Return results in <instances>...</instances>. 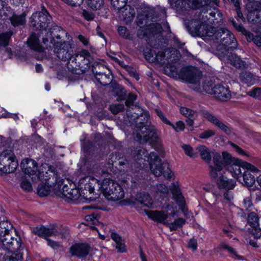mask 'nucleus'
Here are the masks:
<instances>
[{"label": "nucleus", "instance_id": "obj_1", "mask_svg": "<svg viewBox=\"0 0 261 261\" xmlns=\"http://www.w3.org/2000/svg\"><path fill=\"white\" fill-rule=\"evenodd\" d=\"M67 33L60 27L55 25L50 28L49 32L45 31L44 36V35H42L41 38L42 40L43 44H40L38 36L35 33L31 34L28 38L27 42L32 49L42 52L44 49H48V44H54V42H56L55 38L60 40L61 39V36Z\"/></svg>", "mask_w": 261, "mask_h": 261}, {"label": "nucleus", "instance_id": "obj_2", "mask_svg": "<svg viewBox=\"0 0 261 261\" xmlns=\"http://www.w3.org/2000/svg\"><path fill=\"white\" fill-rule=\"evenodd\" d=\"M135 158L137 160L147 158L149 161L151 171L155 176L163 175L165 178H171L172 171L169 168V164L167 162L162 163L161 159L156 152H151L148 154L146 149L141 148L138 149Z\"/></svg>", "mask_w": 261, "mask_h": 261}, {"label": "nucleus", "instance_id": "obj_3", "mask_svg": "<svg viewBox=\"0 0 261 261\" xmlns=\"http://www.w3.org/2000/svg\"><path fill=\"white\" fill-rule=\"evenodd\" d=\"M13 226L8 221L0 222V241L3 249L9 252L19 250L21 247L20 239L18 240L12 237Z\"/></svg>", "mask_w": 261, "mask_h": 261}, {"label": "nucleus", "instance_id": "obj_4", "mask_svg": "<svg viewBox=\"0 0 261 261\" xmlns=\"http://www.w3.org/2000/svg\"><path fill=\"white\" fill-rule=\"evenodd\" d=\"M90 53L86 49H82L72 56L67 63L69 71L73 74H81L88 71L90 68Z\"/></svg>", "mask_w": 261, "mask_h": 261}, {"label": "nucleus", "instance_id": "obj_5", "mask_svg": "<svg viewBox=\"0 0 261 261\" xmlns=\"http://www.w3.org/2000/svg\"><path fill=\"white\" fill-rule=\"evenodd\" d=\"M90 177H85L80 181V189L75 188H69L67 186H64L62 188L63 195L71 200H76L80 196H83L85 199H89L90 201L93 200L95 198L91 197H88V192L89 194L93 193L94 188L92 186V184L89 181Z\"/></svg>", "mask_w": 261, "mask_h": 261}, {"label": "nucleus", "instance_id": "obj_6", "mask_svg": "<svg viewBox=\"0 0 261 261\" xmlns=\"http://www.w3.org/2000/svg\"><path fill=\"white\" fill-rule=\"evenodd\" d=\"M136 126L134 135L135 139L141 143L148 141L154 142L157 141L159 136L157 130L153 125H148L147 121H140L138 118L136 120Z\"/></svg>", "mask_w": 261, "mask_h": 261}, {"label": "nucleus", "instance_id": "obj_7", "mask_svg": "<svg viewBox=\"0 0 261 261\" xmlns=\"http://www.w3.org/2000/svg\"><path fill=\"white\" fill-rule=\"evenodd\" d=\"M99 188L104 196L108 200L117 201L124 196V191L121 186L116 181L110 178H105Z\"/></svg>", "mask_w": 261, "mask_h": 261}, {"label": "nucleus", "instance_id": "obj_8", "mask_svg": "<svg viewBox=\"0 0 261 261\" xmlns=\"http://www.w3.org/2000/svg\"><path fill=\"white\" fill-rule=\"evenodd\" d=\"M52 17L49 14L46 9L41 12L33 13L30 18L29 24L34 30H39L40 33L36 34L38 36V39L41 38L42 35H44L46 29L48 26L51 20Z\"/></svg>", "mask_w": 261, "mask_h": 261}, {"label": "nucleus", "instance_id": "obj_9", "mask_svg": "<svg viewBox=\"0 0 261 261\" xmlns=\"http://www.w3.org/2000/svg\"><path fill=\"white\" fill-rule=\"evenodd\" d=\"M179 77L195 86L193 89L197 92H201L200 81L202 77L201 72L196 67H188L182 68L179 73Z\"/></svg>", "mask_w": 261, "mask_h": 261}, {"label": "nucleus", "instance_id": "obj_10", "mask_svg": "<svg viewBox=\"0 0 261 261\" xmlns=\"http://www.w3.org/2000/svg\"><path fill=\"white\" fill-rule=\"evenodd\" d=\"M18 166L16 156L11 150H6L0 154V171L4 173L14 172Z\"/></svg>", "mask_w": 261, "mask_h": 261}, {"label": "nucleus", "instance_id": "obj_11", "mask_svg": "<svg viewBox=\"0 0 261 261\" xmlns=\"http://www.w3.org/2000/svg\"><path fill=\"white\" fill-rule=\"evenodd\" d=\"M215 38L218 42L224 45L227 49H234L237 48L238 43L233 34L225 28H220L216 31L214 34Z\"/></svg>", "mask_w": 261, "mask_h": 261}, {"label": "nucleus", "instance_id": "obj_12", "mask_svg": "<svg viewBox=\"0 0 261 261\" xmlns=\"http://www.w3.org/2000/svg\"><path fill=\"white\" fill-rule=\"evenodd\" d=\"M54 52L61 60L69 61L73 56L71 44L68 41H57L54 42Z\"/></svg>", "mask_w": 261, "mask_h": 261}, {"label": "nucleus", "instance_id": "obj_13", "mask_svg": "<svg viewBox=\"0 0 261 261\" xmlns=\"http://www.w3.org/2000/svg\"><path fill=\"white\" fill-rule=\"evenodd\" d=\"M179 58V53L174 49H167L165 51H159L155 54V62L161 65L176 62Z\"/></svg>", "mask_w": 261, "mask_h": 261}, {"label": "nucleus", "instance_id": "obj_14", "mask_svg": "<svg viewBox=\"0 0 261 261\" xmlns=\"http://www.w3.org/2000/svg\"><path fill=\"white\" fill-rule=\"evenodd\" d=\"M191 28H193L195 34L201 36H212L214 35L216 28L211 25L201 22L199 21H194L191 23Z\"/></svg>", "mask_w": 261, "mask_h": 261}, {"label": "nucleus", "instance_id": "obj_15", "mask_svg": "<svg viewBox=\"0 0 261 261\" xmlns=\"http://www.w3.org/2000/svg\"><path fill=\"white\" fill-rule=\"evenodd\" d=\"M36 176V181L38 180L41 181L43 183L47 184L52 186L56 184L58 182V176L54 170H53L51 167H49L47 171L41 172H39Z\"/></svg>", "mask_w": 261, "mask_h": 261}, {"label": "nucleus", "instance_id": "obj_16", "mask_svg": "<svg viewBox=\"0 0 261 261\" xmlns=\"http://www.w3.org/2000/svg\"><path fill=\"white\" fill-rule=\"evenodd\" d=\"M22 171L26 174L34 176L32 177V181L36 182V174L38 172V165L36 161L32 159H26L21 163Z\"/></svg>", "mask_w": 261, "mask_h": 261}, {"label": "nucleus", "instance_id": "obj_17", "mask_svg": "<svg viewBox=\"0 0 261 261\" xmlns=\"http://www.w3.org/2000/svg\"><path fill=\"white\" fill-rule=\"evenodd\" d=\"M199 113L207 121L218 126L225 133L227 134L231 133V129L210 112L202 109L200 110Z\"/></svg>", "mask_w": 261, "mask_h": 261}, {"label": "nucleus", "instance_id": "obj_18", "mask_svg": "<svg viewBox=\"0 0 261 261\" xmlns=\"http://www.w3.org/2000/svg\"><path fill=\"white\" fill-rule=\"evenodd\" d=\"M161 25L158 23H152L149 27L140 28L137 32V36L140 39L148 38L154 34L161 32Z\"/></svg>", "mask_w": 261, "mask_h": 261}, {"label": "nucleus", "instance_id": "obj_19", "mask_svg": "<svg viewBox=\"0 0 261 261\" xmlns=\"http://www.w3.org/2000/svg\"><path fill=\"white\" fill-rule=\"evenodd\" d=\"M32 231L35 234L41 237H46L55 236H59L61 238L63 237V234H61L57 228L55 227H46L44 226H40L39 227H36L33 228Z\"/></svg>", "mask_w": 261, "mask_h": 261}, {"label": "nucleus", "instance_id": "obj_20", "mask_svg": "<svg viewBox=\"0 0 261 261\" xmlns=\"http://www.w3.org/2000/svg\"><path fill=\"white\" fill-rule=\"evenodd\" d=\"M214 90V96L221 101H228L231 97V93L229 88L222 85L218 84L215 85Z\"/></svg>", "mask_w": 261, "mask_h": 261}, {"label": "nucleus", "instance_id": "obj_21", "mask_svg": "<svg viewBox=\"0 0 261 261\" xmlns=\"http://www.w3.org/2000/svg\"><path fill=\"white\" fill-rule=\"evenodd\" d=\"M147 216L151 220L167 225L168 224V213L163 211H146Z\"/></svg>", "mask_w": 261, "mask_h": 261}, {"label": "nucleus", "instance_id": "obj_22", "mask_svg": "<svg viewBox=\"0 0 261 261\" xmlns=\"http://www.w3.org/2000/svg\"><path fill=\"white\" fill-rule=\"evenodd\" d=\"M119 17L126 23H128L134 19L135 16V9L130 5H126L118 10Z\"/></svg>", "mask_w": 261, "mask_h": 261}, {"label": "nucleus", "instance_id": "obj_23", "mask_svg": "<svg viewBox=\"0 0 261 261\" xmlns=\"http://www.w3.org/2000/svg\"><path fill=\"white\" fill-rule=\"evenodd\" d=\"M90 247L86 244H75L72 245L70 249V252L72 255H75L79 257H84L88 254Z\"/></svg>", "mask_w": 261, "mask_h": 261}, {"label": "nucleus", "instance_id": "obj_24", "mask_svg": "<svg viewBox=\"0 0 261 261\" xmlns=\"http://www.w3.org/2000/svg\"><path fill=\"white\" fill-rule=\"evenodd\" d=\"M170 190L173 198L175 200L180 208L183 210L185 205V201L178 186L175 184H173Z\"/></svg>", "mask_w": 261, "mask_h": 261}, {"label": "nucleus", "instance_id": "obj_25", "mask_svg": "<svg viewBox=\"0 0 261 261\" xmlns=\"http://www.w3.org/2000/svg\"><path fill=\"white\" fill-rule=\"evenodd\" d=\"M243 167V166L242 167L241 166V161L238 160L234 163L228 166L227 167V169L231 173L234 178H237L238 181L241 182L240 178L242 177Z\"/></svg>", "mask_w": 261, "mask_h": 261}, {"label": "nucleus", "instance_id": "obj_26", "mask_svg": "<svg viewBox=\"0 0 261 261\" xmlns=\"http://www.w3.org/2000/svg\"><path fill=\"white\" fill-rule=\"evenodd\" d=\"M217 184L220 189L225 190L233 189L236 185V182L234 180L227 179L223 175H221L218 177Z\"/></svg>", "mask_w": 261, "mask_h": 261}, {"label": "nucleus", "instance_id": "obj_27", "mask_svg": "<svg viewBox=\"0 0 261 261\" xmlns=\"http://www.w3.org/2000/svg\"><path fill=\"white\" fill-rule=\"evenodd\" d=\"M26 16L27 12L25 11L23 12L20 14L14 13L12 16L9 18V20L13 27H17L25 24Z\"/></svg>", "mask_w": 261, "mask_h": 261}, {"label": "nucleus", "instance_id": "obj_28", "mask_svg": "<svg viewBox=\"0 0 261 261\" xmlns=\"http://www.w3.org/2000/svg\"><path fill=\"white\" fill-rule=\"evenodd\" d=\"M95 70L96 68L93 69V71L95 79L100 84L103 86H107L111 83L112 79L110 72L106 74L105 73L98 72L95 71Z\"/></svg>", "mask_w": 261, "mask_h": 261}, {"label": "nucleus", "instance_id": "obj_29", "mask_svg": "<svg viewBox=\"0 0 261 261\" xmlns=\"http://www.w3.org/2000/svg\"><path fill=\"white\" fill-rule=\"evenodd\" d=\"M228 62L237 68H244L246 64L236 54H231L228 57Z\"/></svg>", "mask_w": 261, "mask_h": 261}, {"label": "nucleus", "instance_id": "obj_30", "mask_svg": "<svg viewBox=\"0 0 261 261\" xmlns=\"http://www.w3.org/2000/svg\"><path fill=\"white\" fill-rule=\"evenodd\" d=\"M196 150L198 151L201 159L206 162L209 163L211 161L212 152L210 149L206 146L201 145L196 148Z\"/></svg>", "mask_w": 261, "mask_h": 261}, {"label": "nucleus", "instance_id": "obj_31", "mask_svg": "<svg viewBox=\"0 0 261 261\" xmlns=\"http://www.w3.org/2000/svg\"><path fill=\"white\" fill-rule=\"evenodd\" d=\"M239 79L242 83L250 85H253L255 81L254 76L251 72L248 71L241 72Z\"/></svg>", "mask_w": 261, "mask_h": 261}, {"label": "nucleus", "instance_id": "obj_32", "mask_svg": "<svg viewBox=\"0 0 261 261\" xmlns=\"http://www.w3.org/2000/svg\"><path fill=\"white\" fill-rule=\"evenodd\" d=\"M137 200L145 206L150 207L152 205L153 201L149 194L140 193L137 196Z\"/></svg>", "mask_w": 261, "mask_h": 261}, {"label": "nucleus", "instance_id": "obj_33", "mask_svg": "<svg viewBox=\"0 0 261 261\" xmlns=\"http://www.w3.org/2000/svg\"><path fill=\"white\" fill-rule=\"evenodd\" d=\"M113 91L118 96L117 99L118 100L125 99L127 97V91L119 84H116L114 85Z\"/></svg>", "mask_w": 261, "mask_h": 261}, {"label": "nucleus", "instance_id": "obj_34", "mask_svg": "<svg viewBox=\"0 0 261 261\" xmlns=\"http://www.w3.org/2000/svg\"><path fill=\"white\" fill-rule=\"evenodd\" d=\"M242 177H243V182L242 181L241 182L246 187H251L255 182L254 176L249 171H244Z\"/></svg>", "mask_w": 261, "mask_h": 261}, {"label": "nucleus", "instance_id": "obj_35", "mask_svg": "<svg viewBox=\"0 0 261 261\" xmlns=\"http://www.w3.org/2000/svg\"><path fill=\"white\" fill-rule=\"evenodd\" d=\"M247 223L251 227L259 226V217L258 215L254 212H251L247 216Z\"/></svg>", "mask_w": 261, "mask_h": 261}, {"label": "nucleus", "instance_id": "obj_36", "mask_svg": "<svg viewBox=\"0 0 261 261\" xmlns=\"http://www.w3.org/2000/svg\"><path fill=\"white\" fill-rule=\"evenodd\" d=\"M189 5L193 9H199L208 5L212 0H188Z\"/></svg>", "mask_w": 261, "mask_h": 261}, {"label": "nucleus", "instance_id": "obj_37", "mask_svg": "<svg viewBox=\"0 0 261 261\" xmlns=\"http://www.w3.org/2000/svg\"><path fill=\"white\" fill-rule=\"evenodd\" d=\"M12 35V31H8L0 34V47H5L9 44V40Z\"/></svg>", "mask_w": 261, "mask_h": 261}, {"label": "nucleus", "instance_id": "obj_38", "mask_svg": "<svg viewBox=\"0 0 261 261\" xmlns=\"http://www.w3.org/2000/svg\"><path fill=\"white\" fill-rule=\"evenodd\" d=\"M186 221L181 218H179L174 220L173 222L170 223L168 220V224L167 225L169 227L171 231L175 230L178 227H182L185 224Z\"/></svg>", "mask_w": 261, "mask_h": 261}, {"label": "nucleus", "instance_id": "obj_39", "mask_svg": "<svg viewBox=\"0 0 261 261\" xmlns=\"http://www.w3.org/2000/svg\"><path fill=\"white\" fill-rule=\"evenodd\" d=\"M88 6L93 10L101 9L104 6V0H87Z\"/></svg>", "mask_w": 261, "mask_h": 261}, {"label": "nucleus", "instance_id": "obj_40", "mask_svg": "<svg viewBox=\"0 0 261 261\" xmlns=\"http://www.w3.org/2000/svg\"><path fill=\"white\" fill-rule=\"evenodd\" d=\"M18 250L14 252H11L12 254L11 255L3 256V261H21L22 259V253L21 252H17Z\"/></svg>", "mask_w": 261, "mask_h": 261}, {"label": "nucleus", "instance_id": "obj_41", "mask_svg": "<svg viewBox=\"0 0 261 261\" xmlns=\"http://www.w3.org/2000/svg\"><path fill=\"white\" fill-rule=\"evenodd\" d=\"M148 15L145 14H139L136 20V24L139 28L149 27L148 25Z\"/></svg>", "mask_w": 261, "mask_h": 261}, {"label": "nucleus", "instance_id": "obj_42", "mask_svg": "<svg viewBox=\"0 0 261 261\" xmlns=\"http://www.w3.org/2000/svg\"><path fill=\"white\" fill-rule=\"evenodd\" d=\"M215 85L212 80L204 81L202 85L203 90L208 94L213 95Z\"/></svg>", "mask_w": 261, "mask_h": 261}, {"label": "nucleus", "instance_id": "obj_43", "mask_svg": "<svg viewBox=\"0 0 261 261\" xmlns=\"http://www.w3.org/2000/svg\"><path fill=\"white\" fill-rule=\"evenodd\" d=\"M40 184L39 185L37 188L38 194L41 197L47 196L49 193V187L51 186L47 184Z\"/></svg>", "mask_w": 261, "mask_h": 261}, {"label": "nucleus", "instance_id": "obj_44", "mask_svg": "<svg viewBox=\"0 0 261 261\" xmlns=\"http://www.w3.org/2000/svg\"><path fill=\"white\" fill-rule=\"evenodd\" d=\"M222 155L223 158L222 161V163H223V166H226L227 167L228 166L234 163L236 160H238V159L232 158L230 154L227 152H223Z\"/></svg>", "mask_w": 261, "mask_h": 261}, {"label": "nucleus", "instance_id": "obj_45", "mask_svg": "<svg viewBox=\"0 0 261 261\" xmlns=\"http://www.w3.org/2000/svg\"><path fill=\"white\" fill-rule=\"evenodd\" d=\"M210 168V175L211 177L214 179H216L219 175L221 174L220 172L223 169L222 166L220 165L218 166H214V167L211 166Z\"/></svg>", "mask_w": 261, "mask_h": 261}, {"label": "nucleus", "instance_id": "obj_46", "mask_svg": "<svg viewBox=\"0 0 261 261\" xmlns=\"http://www.w3.org/2000/svg\"><path fill=\"white\" fill-rule=\"evenodd\" d=\"M99 216L95 213H92L87 215L85 217V219L87 222V225L96 224L98 222Z\"/></svg>", "mask_w": 261, "mask_h": 261}, {"label": "nucleus", "instance_id": "obj_47", "mask_svg": "<svg viewBox=\"0 0 261 261\" xmlns=\"http://www.w3.org/2000/svg\"><path fill=\"white\" fill-rule=\"evenodd\" d=\"M128 0H111L112 7L116 10H119L126 5Z\"/></svg>", "mask_w": 261, "mask_h": 261}, {"label": "nucleus", "instance_id": "obj_48", "mask_svg": "<svg viewBox=\"0 0 261 261\" xmlns=\"http://www.w3.org/2000/svg\"><path fill=\"white\" fill-rule=\"evenodd\" d=\"M180 113L187 118L189 117H194L197 116L196 112L186 107H182L180 109Z\"/></svg>", "mask_w": 261, "mask_h": 261}, {"label": "nucleus", "instance_id": "obj_49", "mask_svg": "<svg viewBox=\"0 0 261 261\" xmlns=\"http://www.w3.org/2000/svg\"><path fill=\"white\" fill-rule=\"evenodd\" d=\"M124 106L123 104H114L110 107L111 112L114 114H117L124 110Z\"/></svg>", "mask_w": 261, "mask_h": 261}, {"label": "nucleus", "instance_id": "obj_50", "mask_svg": "<svg viewBox=\"0 0 261 261\" xmlns=\"http://www.w3.org/2000/svg\"><path fill=\"white\" fill-rule=\"evenodd\" d=\"M118 31L119 35L125 39H130L129 31L125 27H119Z\"/></svg>", "mask_w": 261, "mask_h": 261}, {"label": "nucleus", "instance_id": "obj_51", "mask_svg": "<svg viewBox=\"0 0 261 261\" xmlns=\"http://www.w3.org/2000/svg\"><path fill=\"white\" fill-rule=\"evenodd\" d=\"M155 55V52L153 50H148L144 51V56L145 59L150 63H155V60L154 56Z\"/></svg>", "mask_w": 261, "mask_h": 261}, {"label": "nucleus", "instance_id": "obj_52", "mask_svg": "<svg viewBox=\"0 0 261 261\" xmlns=\"http://www.w3.org/2000/svg\"><path fill=\"white\" fill-rule=\"evenodd\" d=\"M137 95L132 93H127V97L126 98L125 105L128 107L133 106L134 101L137 99Z\"/></svg>", "mask_w": 261, "mask_h": 261}, {"label": "nucleus", "instance_id": "obj_53", "mask_svg": "<svg viewBox=\"0 0 261 261\" xmlns=\"http://www.w3.org/2000/svg\"><path fill=\"white\" fill-rule=\"evenodd\" d=\"M10 9V7L8 6V5L4 1L0 0V16L1 17L7 15L6 11H8Z\"/></svg>", "mask_w": 261, "mask_h": 261}, {"label": "nucleus", "instance_id": "obj_54", "mask_svg": "<svg viewBox=\"0 0 261 261\" xmlns=\"http://www.w3.org/2000/svg\"><path fill=\"white\" fill-rule=\"evenodd\" d=\"M259 17V14L256 13V12L255 11L249 12L247 15L248 20L249 22H253V23H256Z\"/></svg>", "mask_w": 261, "mask_h": 261}, {"label": "nucleus", "instance_id": "obj_55", "mask_svg": "<svg viewBox=\"0 0 261 261\" xmlns=\"http://www.w3.org/2000/svg\"><path fill=\"white\" fill-rule=\"evenodd\" d=\"M242 164V166H243L242 169L244 171H249L253 172H258L259 171L257 168L249 163L243 162Z\"/></svg>", "mask_w": 261, "mask_h": 261}, {"label": "nucleus", "instance_id": "obj_56", "mask_svg": "<svg viewBox=\"0 0 261 261\" xmlns=\"http://www.w3.org/2000/svg\"><path fill=\"white\" fill-rule=\"evenodd\" d=\"M213 162L214 166H218L219 165L223 167V163H222V158L220 154L218 152H213Z\"/></svg>", "mask_w": 261, "mask_h": 261}, {"label": "nucleus", "instance_id": "obj_57", "mask_svg": "<svg viewBox=\"0 0 261 261\" xmlns=\"http://www.w3.org/2000/svg\"><path fill=\"white\" fill-rule=\"evenodd\" d=\"M221 247L223 249L226 250L230 254L233 255L237 258H240V257L238 255L237 251L233 248L226 243L223 242L221 243Z\"/></svg>", "mask_w": 261, "mask_h": 261}, {"label": "nucleus", "instance_id": "obj_58", "mask_svg": "<svg viewBox=\"0 0 261 261\" xmlns=\"http://www.w3.org/2000/svg\"><path fill=\"white\" fill-rule=\"evenodd\" d=\"M185 153L191 158H195L197 156V153L194 152L193 148L189 145H184L182 146Z\"/></svg>", "mask_w": 261, "mask_h": 261}, {"label": "nucleus", "instance_id": "obj_59", "mask_svg": "<svg viewBox=\"0 0 261 261\" xmlns=\"http://www.w3.org/2000/svg\"><path fill=\"white\" fill-rule=\"evenodd\" d=\"M215 132L212 129H208L204 131L199 135V138L201 139H208L211 137L215 135Z\"/></svg>", "mask_w": 261, "mask_h": 261}, {"label": "nucleus", "instance_id": "obj_60", "mask_svg": "<svg viewBox=\"0 0 261 261\" xmlns=\"http://www.w3.org/2000/svg\"><path fill=\"white\" fill-rule=\"evenodd\" d=\"M156 192L160 194H165L168 192V188L163 184L156 185Z\"/></svg>", "mask_w": 261, "mask_h": 261}, {"label": "nucleus", "instance_id": "obj_61", "mask_svg": "<svg viewBox=\"0 0 261 261\" xmlns=\"http://www.w3.org/2000/svg\"><path fill=\"white\" fill-rule=\"evenodd\" d=\"M250 96L259 99H261V88H257L248 92Z\"/></svg>", "mask_w": 261, "mask_h": 261}, {"label": "nucleus", "instance_id": "obj_62", "mask_svg": "<svg viewBox=\"0 0 261 261\" xmlns=\"http://www.w3.org/2000/svg\"><path fill=\"white\" fill-rule=\"evenodd\" d=\"M156 114L160 118L163 122L165 123L172 126L173 128H175V125L172 124L165 117L162 112L159 110H156Z\"/></svg>", "mask_w": 261, "mask_h": 261}, {"label": "nucleus", "instance_id": "obj_63", "mask_svg": "<svg viewBox=\"0 0 261 261\" xmlns=\"http://www.w3.org/2000/svg\"><path fill=\"white\" fill-rule=\"evenodd\" d=\"M21 187L25 191L29 192L32 190V187L31 183L25 179H23L21 181Z\"/></svg>", "mask_w": 261, "mask_h": 261}, {"label": "nucleus", "instance_id": "obj_64", "mask_svg": "<svg viewBox=\"0 0 261 261\" xmlns=\"http://www.w3.org/2000/svg\"><path fill=\"white\" fill-rule=\"evenodd\" d=\"M82 15L84 18L88 21H91L94 18V15L92 13L86 10L83 11Z\"/></svg>", "mask_w": 261, "mask_h": 261}]
</instances>
